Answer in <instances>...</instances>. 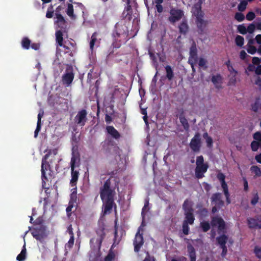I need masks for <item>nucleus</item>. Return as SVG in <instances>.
<instances>
[{
    "label": "nucleus",
    "mask_w": 261,
    "mask_h": 261,
    "mask_svg": "<svg viewBox=\"0 0 261 261\" xmlns=\"http://www.w3.org/2000/svg\"><path fill=\"white\" fill-rule=\"evenodd\" d=\"M111 175L104 183L103 186L100 189V195L102 200L106 201L104 206L103 214L105 215L111 213L114 204V193L116 187H118L119 182L117 176H113L115 171H113L108 174Z\"/></svg>",
    "instance_id": "1"
},
{
    "label": "nucleus",
    "mask_w": 261,
    "mask_h": 261,
    "mask_svg": "<svg viewBox=\"0 0 261 261\" xmlns=\"http://www.w3.org/2000/svg\"><path fill=\"white\" fill-rule=\"evenodd\" d=\"M202 4V2L201 0H198L194 4L191 10V12L196 17L195 22L198 33L200 35H203L204 33V31L208 22L207 20H204L203 18L204 14L201 10Z\"/></svg>",
    "instance_id": "2"
},
{
    "label": "nucleus",
    "mask_w": 261,
    "mask_h": 261,
    "mask_svg": "<svg viewBox=\"0 0 261 261\" xmlns=\"http://www.w3.org/2000/svg\"><path fill=\"white\" fill-rule=\"evenodd\" d=\"M207 163H204L202 155L197 156L196 160V167L195 169V176L197 179H201L204 177V174L208 168Z\"/></svg>",
    "instance_id": "3"
},
{
    "label": "nucleus",
    "mask_w": 261,
    "mask_h": 261,
    "mask_svg": "<svg viewBox=\"0 0 261 261\" xmlns=\"http://www.w3.org/2000/svg\"><path fill=\"white\" fill-rule=\"evenodd\" d=\"M31 233L35 239L41 243L43 242L44 239L47 236L46 228L43 225H40L33 228L31 230Z\"/></svg>",
    "instance_id": "4"
},
{
    "label": "nucleus",
    "mask_w": 261,
    "mask_h": 261,
    "mask_svg": "<svg viewBox=\"0 0 261 261\" xmlns=\"http://www.w3.org/2000/svg\"><path fill=\"white\" fill-rule=\"evenodd\" d=\"M105 228L100 227L96 230L97 237L92 238L90 240V243L91 245H96L97 247L99 249L101 247L102 242L106 237Z\"/></svg>",
    "instance_id": "5"
},
{
    "label": "nucleus",
    "mask_w": 261,
    "mask_h": 261,
    "mask_svg": "<svg viewBox=\"0 0 261 261\" xmlns=\"http://www.w3.org/2000/svg\"><path fill=\"white\" fill-rule=\"evenodd\" d=\"M49 158V154H45L42 160L41 164V177L42 180V185L45 184V180H47L46 175V171L50 170V164L52 163L53 159L50 161V163L47 162Z\"/></svg>",
    "instance_id": "6"
},
{
    "label": "nucleus",
    "mask_w": 261,
    "mask_h": 261,
    "mask_svg": "<svg viewBox=\"0 0 261 261\" xmlns=\"http://www.w3.org/2000/svg\"><path fill=\"white\" fill-rule=\"evenodd\" d=\"M189 146L191 150L194 152H198L201 146L200 134L196 133L194 137L191 140Z\"/></svg>",
    "instance_id": "7"
},
{
    "label": "nucleus",
    "mask_w": 261,
    "mask_h": 261,
    "mask_svg": "<svg viewBox=\"0 0 261 261\" xmlns=\"http://www.w3.org/2000/svg\"><path fill=\"white\" fill-rule=\"evenodd\" d=\"M170 16L168 20L172 23L179 21L184 16V11L180 9L172 8L170 11Z\"/></svg>",
    "instance_id": "8"
},
{
    "label": "nucleus",
    "mask_w": 261,
    "mask_h": 261,
    "mask_svg": "<svg viewBox=\"0 0 261 261\" xmlns=\"http://www.w3.org/2000/svg\"><path fill=\"white\" fill-rule=\"evenodd\" d=\"M87 112L86 110L79 111L74 118L75 123L80 126H84L87 120Z\"/></svg>",
    "instance_id": "9"
},
{
    "label": "nucleus",
    "mask_w": 261,
    "mask_h": 261,
    "mask_svg": "<svg viewBox=\"0 0 261 261\" xmlns=\"http://www.w3.org/2000/svg\"><path fill=\"white\" fill-rule=\"evenodd\" d=\"M211 223L213 227L218 226L219 232H224L226 229V224L221 217L218 216L213 217Z\"/></svg>",
    "instance_id": "10"
},
{
    "label": "nucleus",
    "mask_w": 261,
    "mask_h": 261,
    "mask_svg": "<svg viewBox=\"0 0 261 261\" xmlns=\"http://www.w3.org/2000/svg\"><path fill=\"white\" fill-rule=\"evenodd\" d=\"M128 30L126 26L117 23L115 26V29L112 34V37L114 38H120L122 35H126Z\"/></svg>",
    "instance_id": "11"
},
{
    "label": "nucleus",
    "mask_w": 261,
    "mask_h": 261,
    "mask_svg": "<svg viewBox=\"0 0 261 261\" xmlns=\"http://www.w3.org/2000/svg\"><path fill=\"white\" fill-rule=\"evenodd\" d=\"M144 244V239L143 237V234L140 233V231L138 230L135 235V238L133 242V245L134 246V251L136 252H138L141 247Z\"/></svg>",
    "instance_id": "12"
},
{
    "label": "nucleus",
    "mask_w": 261,
    "mask_h": 261,
    "mask_svg": "<svg viewBox=\"0 0 261 261\" xmlns=\"http://www.w3.org/2000/svg\"><path fill=\"white\" fill-rule=\"evenodd\" d=\"M211 202L218 206V208H221L224 204V202L222 200V195L219 193L213 194L211 197Z\"/></svg>",
    "instance_id": "13"
},
{
    "label": "nucleus",
    "mask_w": 261,
    "mask_h": 261,
    "mask_svg": "<svg viewBox=\"0 0 261 261\" xmlns=\"http://www.w3.org/2000/svg\"><path fill=\"white\" fill-rule=\"evenodd\" d=\"M130 0L127 1V5L124 8V9L122 14V17L123 19H126L130 21L132 19L133 9L131 5H130Z\"/></svg>",
    "instance_id": "14"
},
{
    "label": "nucleus",
    "mask_w": 261,
    "mask_h": 261,
    "mask_svg": "<svg viewBox=\"0 0 261 261\" xmlns=\"http://www.w3.org/2000/svg\"><path fill=\"white\" fill-rule=\"evenodd\" d=\"M247 224L249 228L261 229V219H255L252 218L247 219Z\"/></svg>",
    "instance_id": "15"
},
{
    "label": "nucleus",
    "mask_w": 261,
    "mask_h": 261,
    "mask_svg": "<svg viewBox=\"0 0 261 261\" xmlns=\"http://www.w3.org/2000/svg\"><path fill=\"white\" fill-rule=\"evenodd\" d=\"M74 79V73L72 71L66 72L62 76V82L64 84L69 85Z\"/></svg>",
    "instance_id": "16"
},
{
    "label": "nucleus",
    "mask_w": 261,
    "mask_h": 261,
    "mask_svg": "<svg viewBox=\"0 0 261 261\" xmlns=\"http://www.w3.org/2000/svg\"><path fill=\"white\" fill-rule=\"evenodd\" d=\"M223 78L220 74H217L212 76L211 81L215 85V87L219 89L222 87L221 84L222 83Z\"/></svg>",
    "instance_id": "17"
},
{
    "label": "nucleus",
    "mask_w": 261,
    "mask_h": 261,
    "mask_svg": "<svg viewBox=\"0 0 261 261\" xmlns=\"http://www.w3.org/2000/svg\"><path fill=\"white\" fill-rule=\"evenodd\" d=\"M106 152L107 153H111L113 155L114 157L116 158L117 156L120 157L119 148L116 145H111L110 146L108 145L106 149Z\"/></svg>",
    "instance_id": "18"
},
{
    "label": "nucleus",
    "mask_w": 261,
    "mask_h": 261,
    "mask_svg": "<svg viewBox=\"0 0 261 261\" xmlns=\"http://www.w3.org/2000/svg\"><path fill=\"white\" fill-rule=\"evenodd\" d=\"M107 133L113 138L117 140L120 138V134L113 126H108L106 127Z\"/></svg>",
    "instance_id": "19"
},
{
    "label": "nucleus",
    "mask_w": 261,
    "mask_h": 261,
    "mask_svg": "<svg viewBox=\"0 0 261 261\" xmlns=\"http://www.w3.org/2000/svg\"><path fill=\"white\" fill-rule=\"evenodd\" d=\"M55 14L57 20L55 21V23L57 24L59 28H64L66 26V20L64 17L59 13H56Z\"/></svg>",
    "instance_id": "20"
},
{
    "label": "nucleus",
    "mask_w": 261,
    "mask_h": 261,
    "mask_svg": "<svg viewBox=\"0 0 261 261\" xmlns=\"http://www.w3.org/2000/svg\"><path fill=\"white\" fill-rule=\"evenodd\" d=\"M189 25L187 20L185 19H182V21L178 26L179 32L181 34L186 35L189 30Z\"/></svg>",
    "instance_id": "21"
},
{
    "label": "nucleus",
    "mask_w": 261,
    "mask_h": 261,
    "mask_svg": "<svg viewBox=\"0 0 261 261\" xmlns=\"http://www.w3.org/2000/svg\"><path fill=\"white\" fill-rule=\"evenodd\" d=\"M179 119L180 122L181 123V124L182 126H183L184 128L185 129V130L186 131L189 130L190 125L189 124L187 119H186V118L184 115V113L182 110L179 115Z\"/></svg>",
    "instance_id": "22"
},
{
    "label": "nucleus",
    "mask_w": 261,
    "mask_h": 261,
    "mask_svg": "<svg viewBox=\"0 0 261 261\" xmlns=\"http://www.w3.org/2000/svg\"><path fill=\"white\" fill-rule=\"evenodd\" d=\"M71 169V179L70 181V184L72 187L75 186L79 178V171L75 170L74 169Z\"/></svg>",
    "instance_id": "23"
},
{
    "label": "nucleus",
    "mask_w": 261,
    "mask_h": 261,
    "mask_svg": "<svg viewBox=\"0 0 261 261\" xmlns=\"http://www.w3.org/2000/svg\"><path fill=\"white\" fill-rule=\"evenodd\" d=\"M193 212V211H190L184 213L185 219L183 222H186L187 223H189L190 225H192L194 223L195 217Z\"/></svg>",
    "instance_id": "24"
},
{
    "label": "nucleus",
    "mask_w": 261,
    "mask_h": 261,
    "mask_svg": "<svg viewBox=\"0 0 261 261\" xmlns=\"http://www.w3.org/2000/svg\"><path fill=\"white\" fill-rule=\"evenodd\" d=\"M56 41L58 46H63V33L62 30H58L56 32Z\"/></svg>",
    "instance_id": "25"
},
{
    "label": "nucleus",
    "mask_w": 261,
    "mask_h": 261,
    "mask_svg": "<svg viewBox=\"0 0 261 261\" xmlns=\"http://www.w3.org/2000/svg\"><path fill=\"white\" fill-rule=\"evenodd\" d=\"M187 249L190 261H196V255L194 247L191 244H189L187 246Z\"/></svg>",
    "instance_id": "26"
},
{
    "label": "nucleus",
    "mask_w": 261,
    "mask_h": 261,
    "mask_svg": "<svg viewBox=\"0 0 261 261\" xmlns=\"http://www.w3.org/2000/svg\"><path fill=\"white\" fill-rule=\"evenodd\" d=\"M217 243L219 244L220 247L226 246V243L228 240V236L223 234L216 238Z\"/></svg>",
    "instance_id": "27"
},
{
    "label": "nucleus",
    "mask_w": 261,
    "mask_h": 261,
    "mask_svg": "<svg viewBox=\"0 0 261 261\" xmlns=\"http://www.w3.org/2000/svg\"><path fill=\"white\" fill-rule=\"evenodd\" d=\"M202 136L205 140L207 147L208 148H212L213 146V140L212 138L208 136V133L206 132L203 133Z\"/></svg>",
    "instance_id": "28"
},
{
    "label": "nucleus",
    "mask_w": 261,
    "mask_h": 261,
    "mask_svg": "<svg viewBox=\"0 0 261 261\" xmlns=\"http://www.w3.org/2000/svg\"><path fill=\"white\" fill-rule=\"evenodd\" d=\"M190 57L194 60L197 59V49L195 43H193L190 47Z\"/></svg>",
    "instance_id": "29"
},
{
    "label": "nucleus",
    "mask_w": 261,
    "mask_h": 261,
    "mask_svg": "<svg viewBox=\"0 0 261 261\" xmlns=\"http://www.w3.org/2000/svg\"><path fill=\"white\" fill-rule=\"evenodd\" d=\"M166 73V77L169 81H171L174 77L173 70L171 66L167 65L165 67Z\"/></svg>",
    "instance_id": "30"
},
{
    "label": "nucleus",
    "mask_w": 261,
    "mask_h": 261,
    "mask_svg": "<svg viewBox=\"0 0 261 261\" xmlns=\"http://www.w3.org/2000/svg\"><path fill=\"white\" fill-rule=\"evenodd\" d=\"M27 249L24 243L20 253L17 255L16 259L18 261H24L26 258Z\"/></svg>",
    "instance_id": "31"
},
{
    "label": "nucleus",
    "mask_w": 261,
    "mask_h": 261,
    "mask_svg": "<svg viewBox=\"0 0 261 261\" xmlns=\"http://www.w3.org/2000/svg\"><path fill=\"white\" fill-rule=\"evenodd\" d=\"M182 209L184 211V212L193 211V209L191 205L190 204V202L188 199H186L185 200L183 204H182Z\"/></svg>",
    "instance_id": "32"
},
{
    "label": "nucleus",
    "mask_w": 261,
    "mask_h": 261,
    "mask_svg": "<svg viewBox=\"0 0 261 261\" xmlns=\"http://www.w3.org/2000/svg\"><path fill=\"white\" fill-rule=\"evenodd\" d=\"M31 40L28 37H24L21 41L22 47L25 49H29L30 47Z\"/></svg>",
    "instance_id": "33"
},
{
    "label": "nucleus",
    "mask_w": 261,
    "mask_h": 261,
    "mask_svg": "<svg viewBox=\"0 0 261 261\" xmlns=\"http://www.w3.org/2000/svg\"><path fill=\"white\" fill-rule=\"evenodd\" d=\"M80 161V158L79 155L76 154H72V157L71 159V169H75L76 167V164L77 163V161Z\"/></svg>",
    "instance_id": "34"
},
{
    "label": "nucleus",
    "mask_w": 261,
    "mask_h": 261,
    "mask_svg": "<svg viewBox=\"0 0 261 261\" xmlns=\"http://www.w3.org/2000/svg\"><path fill=\"white\" fill-rule=\"evenodd\" d=\"M96 36V32H94V33H93V34L91 36V40L90 42V49H91V51L93 50L94 46L95 45L96 41H97Z\"/></svg>",
    "instance_id": "35"
},
{
    "label": "nucleus",
    "mask_w": 261,
    "mask_h": 261,
    "mask_svg": "<svg viewBox=\"0 0 261 261\" xmlns=\"http://www.w3.org/2000/svg\"><path fill=\"white\" fill-rule=\"evenodd\" d=\"M200 225L202 231L204 232H207L208 230H210L211 228L210 224L207 221L201 222L200 224Z\"/></svg>",
    "instance_id": "36"
},
{
    "label": "nucleus",
    "mask_w": 261,
    "mask_h": 261,
    "mask_svg": "<svg viewBox=\"0 0 261 261\" xmlns=\"http://www.w3.org/2000/svg\"><path fill=\"white\" fill-rule=\"evenodd\" d=\"M248 3L247 1L242 0L241 1L240 4L238 5V10L240 12H243L246 9V7L247 6Z\"/></svg>",
    "instance_id": "37"
},
{
    "label": "nucleus",
    "mask_w": 261,
    "mask_h": 261,
    "mask_svg": "<svg viewBox=\"0 0 261 261\" xmlns=\"http://www.w3.org/2000/svg\"><path fill=\"white\" fill-rule=\"evenodd\" d=\"M250 170L255 174L256 177H260L261 176V170L257 166H251Z\"/></svg>",
    "instance_id": "38"
},
{
    "label": "nucleus",
    "mask_w": 261,
    "mask_h": 261,
    "mask_svg": "<svg viewBox=\"0 0 261 261\" xmlns=\"http://www.w3.org/2000/svg\"><path fill=\"white\" fill-rule=\"evenodd\" d=\"M115 257V254L114 252V251H112V249H111L109 251L108 255L105 256L104 260L105 261H113V260H114Z\"/></svg>",
    "instance_id": "39"
},
{
    "label": "nucleus",
    "mask_w": 261,
    "mask_h": 261,
    "mask_svg": "<svg viewBox=\"0 0 261 261\" xmlns=\"http://www.w3.org/2000/svg\"><path fill=\"white\" fill-rule=\"evenodd\" d=\"M235 42L237 46L242 47L244 43V39L242 36L237 35L235 39Z\"/></svg>",
    "instance_id": "40"
},
{
    "label": "nucleus",
    "mask_w": 261,
    "mask_h": 261,
    "mask_svg": "<svg viewBox=\"0 0 261 261\" xmlns=\"http://www.w3.org/2000/svg\"><path fill=\"white\" fill-rule=\"evenodd\" d=\"M67 14L70 17H74L73 14V6L71 4H68L66 11Z\"/></svg>",
    "instance_id": "41"
},
{
    "label": "nucleus",
    "mask_w": 261,
    "mask_h": 261,
    "mask_svg": "<svg viewBox=\"0 0 261 261\" xmlns=\"http://www.w3.org/2000/svg\"><path fill=\"white\" fill-rule=\"evenodd\" d=\"M189 224L186 222H183L182 225V231L184 234L188 235L189 233L190 228L188 226Z\"/></svg>",
    "instance_id": "42"
},
{
    "label": "nucleus",
    "mask_w": 261,
    "mask_h": 261,
    "mask_svg": "<svg viewBox=\"0 0 261 261\" xmlns=\"http://www.w3.org/2000/svg\"><path fill=\"white\" fill-rule=\"evenodd\" d=\"M61 47L64 49V52L65 54H68L70 56L73 57V54L70 47L64 44L63 46H62Z\"/></svg>",
    "instance_id": "43"
},
{
    "label": "nucleus",
    "mask_w": 261,
    "mask_h": 261,
    "mask_svg": "<svg viewBox=\"0 0 261 261\" xmlns=\"http://www.w3.org/2000/svg\"><path fill=\"white\" fill-rule=\"evenodd\" d=\"M234 19L239 22H242L244 20L245 16L241 12H237L234 15Z\"/></svg>",
    "instance_id": "44"
},
{
    "label": "nucleus",
    "mask_w": 261,
    "mask_h": 261,
    "mask_svg": "<svg viewBox=\"0 0 261 261\" xmlns=\"http://www.w3.org/2000/svg\"><path fill=\"white\" fill-rule=\"evenodd\" d=\"M238 32L243 35H245L247 33L246 27L244 24H240L238 26Z\"/></svg>",
    "instance_id": "45"
},
{
    "label": "nucleus",
    "mask_w": 261,
    "mask_h": 261,
    "mask_svg": "<svg viewBox=\"0 0 261 261\" xmlns=\"http://www.w3.org/2000/svg\"><path fill=\"white\" fill-rule=\"evenodd\" d=\"M259 147V143L256 141H253L251 143V148L252 151H256Z\"/></svg>",
    "instance_id": "46"
},
{
    "label": "nucleus",
    "mask_w": 261,
    "mask_h": 261,
    "mask_svg": "<svg viewBox=\"0 0 261 261\" xmlns=\"http://www.w3.org/2000/svg\"><path fill=\"white\" fill-rule=\"evenodd\" d=\"M247 51L251 55L254 54L257 50L256 48L253 45H247Z\"/></svg>",
    "instance_id": "47"
},
{
    "label": "nucleus",
    "mask_w": 261,
    "mask_h": 261,
    "mask_svg": "<svg viewBox=\"0 0 261 261\" xmlns=\"http://www.w3.org/2000/svg\"><path fill=\"white\" fill-rule=\"evenodd\" d=\"M53 7L52 5H50L47 11L46 14V17L48 18H51L53 16L54 11L53 10Z\"/></svg>",
    "instance_id": "48"
},
{
    "label": "nucleus",
    "mask_w": 261,
    "mask_h": 261,
    "mask_svg": "<svg viewBox=\"0 0 261 261\" xmlns=\"http://www.w3.org/2000/svg\"><path fill=\"white\" fill-rule=\"evenodd\" d=\"M255 17V13L252 11L249 12L246 16V18L247 20L249 21H251L253 20Z\"/></svg>",
    "instance_id": "49"
},
{
    "label": "nucleus",
    "mask_w": 261,
    "mask_h": 261,
    "mask_svg": "<svg viewBox=\"0 0 261 261\" xmlns=\"http://www.w3.org/2000/svg\"><path fill=\"white\" fill-rule=\"evenodd\" d=\"M119 38H113V42L112 43V46L113 48H119L121 46L120 41H118Z\"/></svg>",
    "instance_id": "50"
},
{
    "label": "nucleus",
    "mask_w": 261,
    "mask_h": 261,
    "mask_svg": "<svg viewBox=\"0 0 261 261\" xmlns=\"http://www.w3.org/2000/svg\"><path fill=\"white\" fill-rule=\"evenodd\" d=\"M221 187L222 189H223V192L225 196H227L228 195V188L227 184L225 181L221 182Z\"/></svg>",
    "instance_id": "51"
},
{
    "label": "nucleus",
    "mask_w": 261,
    "mask_h": 261,
    "mask_svg": "<svg viewBox=\"0 0 261 261\" xmlns=\"http://www.w3.org/2000/svg\"><path fill=\"white\" fill-rule=\"evenodd\" d=\"M259 197L257 193L254 194L253 198L251 200V204L252 205H255L258 201Z\"/></svg>",
    "instance_id": "52"
},
{
    "label": "nucleus",
    "mask_w": 261,
    "mask_h": 261,
    "mask_svg": "<svg viewBox=\"0 0 261 261\" xmlns=\"http://www.w3.org/2000/svg\"><path fill=\"white\" fill-rule=\"evenodd\" d=\"M254 252L256 257L258 258H261V248L258 246H255L254 249Z\"/></svg>",
    "instance_id": "53"
},
{
    "label": "nucleus",
    "mask_w": 261,
    "mask_h": 261,
    "mask_svg": "<svg viewBox=\"0 0 261 261\" xmlns=\"http://www.w3.org/2000/svg\"><path fill=\"white\" fill-rule=\"evenodd\" d=\"M206 63V61L203 58H200L198 62V65L200 67H204V69H206L207 68V66L205 65Z\"/></svg>",
    "instance_id": "54"
},
{
    "label": "nucleus",
    "mask_w": 261,
    "mask_h": 261,
    "mask_svg": "<svg viewBox=\"0 0 261 261\" xmlns=\"http://www.w3.org/2000/svg\"><path fill=\"white\" fill-rule=\"evenodd\" d=\"M236 75L237 74H233L231 77H230L229 82H228V85H235L236 83Z\"/></svg>",
    "instance_id": "55"
},
{
    "label": "nucleus",
    "mask_w": 261,
    "mask_h": 261,
    "mask_svg": "<svg viewBox=\"0 0 261 261\" xmlns=\"http://www.w3.org/2000/svg\"><path fill=\"white\" fill-rule=\"evenodd\" d=\"M74 236L70 237L69 240L68 241V243L66 244V246L69 248H71L74 245Z\"/></svg>",
    "instance_id": "56"
},
{
    "label": "nucleus",
    "mask_w": 261,
    "mask_h": 261,
    "mask_svg": "<svg viewBox=\"0 0 261 261\" xmlns=\"http://www.w3.org/2000/svg\"><path fill=\"white\" fill-rule=\"evenodd\" d=\"M255 29V26L253 23L250 24L246 28L247 32L252 34L254 32Z\"/></svg>",
    "instance_id": "57"
},
{
    "label": "nucleus",
    "mask_w": 261,
    "mask_h": 261,
    "mask_svg": "<svg viewBox=\"0 0 261 261\" xmlns=\"http://www.w3.org/2000/svg\"><path fill=\"white\" fill-rule=\"evenodd\" d=\"M72 154L79 155L77 144L72 143Z\"/></svg>",
    "instance_id": "58"
},
{
    "label": "nucleus",
    "mask_w": 261,
    "mask_h": 261,
    "mask_svg": "<svg viewBox=\"0 0 261 261\" xmlns=\"http://www.w3.org/2000/svg\"><path fill=\"white\" fill-rule=\"evenodd\" d=\"M253 138L256 141H259L261 140V132H257L255 133L253 136Z\"/></svg>",
    "instance_id": "59"
},
{
    "label": "nucleus",
    "mask_w": 261,
    "mask_h": 261,
    "mask_svg": "<svg viewBox=\"0 0 261 261\" xmlns=\"http://www.w3.org/2000/svg\"><path fill=\"white\" fill-rule=\"evenodd\" d=\"M217 178L221 182L225 181V176L222 173H219L217 174Z\"/></svg>",
    "instance_id": "60"
},
{
    "label": "nucleus",
    "mask_w": 261,
    "mask_h": 261,
    "mask_svg": "<svg viewBox=\"0 0 261 261\" xmlns=\"http://www.w3.org/2000/svg\"><path fill=\"white\" fill-rule=\"evenodd\" d=\"M92 73H93V70L91 69L90 70V71L88 73L87 80V82L88 83H91V81L93 79Z\"/></svg>",
    "instance_id": "61"
},
{
    "label": "nucleus",
    "mask_w": 261,
    "mask_h": 261,
    "mask_svg": "<svg viewBox=\"0 0 261 261\" xmlns=\"http://www.w3.org/2000/svg\"><path fill=\"white\" fill-rule=\"evenodd\" d=\"M58 153V150L57 149H50L48 151L47 153L46 154H49V157L53 154L54 158H55V156Z\"/></svg>",
    "instance_id": "62"
},
{
    "label": "nucleus",
    "mask_w": 261,
    "mask_h": 261,
    "mask_svg": "<svg viewBox=\"0 0 261 261\" xmlns=\"http://www.w3.org/2000/svg\"><path fill=\"white\" fill-rule=\"evenodd\" d=\"M252 62L253 65H258L259 63L261 62V60L258 57H253L252 59Z\"/></svg>",
    "instance_id": "63"
},
{
    "label": "nucleus",
    "mask_w": 261,
    "mask_h": 261,
    "mask_svg": "<svg viewBox=\"0 0 261 261\" xmlns=\"http://www.w3.org/2000/svg\"><path fill=\"white\" fill-rule=\"evenodd\" d=\"M254 71L257 75H261V65H257L255 68Z\"/></svg>",
    "instance_id": "64"
}]
</instances>
